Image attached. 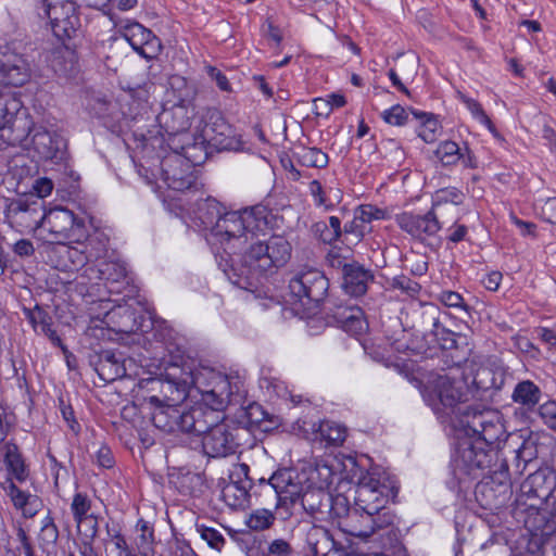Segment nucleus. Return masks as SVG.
<instances>
[{
    "mask_svg": "<svg viewBox=\"0 0 556 556\" xmlns=\"http://www.w3.org/2000/svg\"><path fill=\"white\" fill-rule=\"evenodd\" d=\"M460 424L465 437H457L451 466L458 481L482 477L475 490L485 509L503 507L511 495V480L506 458L500 459L505 426L497 409H468Z\"/></svg>",
    "mask_w": 556,
    "mask_h": 556,
    "instance_id": "1",
    "label": "nucleus"
},
{
    "mask_svg": "<svg viewBox=\"0 0 556 556\" xmlns=\"http://www.w3.org/2000/svg\"><path fill=\"white\" fill-rule=\"evenodd\" d=\"M242 251L238 265L231 266L232 276L226 274L235 286L248 290L255 287L260 278L286 266L292 247L283 236L274 235L265 240L256 239Z\"/></svg>",
    "mask_w": 556,
    "mask_h": 556,
    "instance_id": "2",
    "label": "nucleus"
},
{
    "mask_svg": "<svg viewBox=\"0 0 556 556\" xmlns=\"http://www.w3.org/2000/svg\"><path fill=\"white\" fill-rule=\"evenodd\" d=\"M299 475L290 469H279L270 479L261 483L267 491H274L275 509L282 520L292 516V507L300 500L304 511L316 520H327L330 493L323 486L308 484L303 488Z\"/></svg>",
    "mask_w": 556,
    "mask_h": 556,
    "instance_id": "3",
    "label": "nucleus"
},
{
    "mask_svg": "<svg viewBox=\"0 0 556 556\" xmlns=\"http://www.w3.org/2000/svg\"><path fill=\"white\" fill-rule=\"evenodd\" d=\"M192 389L201 394L202 403L195 406H205L218 413H224L228 405L243 402L245 390L239 377H230L213 368L204 367L192 371Z\"/></svg>",
    "mask_w": 556,
    "mask_h": 556,
    "instance_id": "4",
    "label": "nucleus"
},
{
    "mask_svg": "<svg viewBox=\"0 0 556 556\" xmlns=\"http://www.w3.org/2000/svg\"><path fill=\"white\" fill-rule=\"evenodd\" d=\"M151 412V421L154 428L174 433L177 431L190 433V431H201L204 429L205 421H212V413L205 415L201 412V406L190 408L175 405H148Z\"/></svg>",
    "mask_w": 556,
    "mask_h": 556,
    "instance_id": "5",
    "label": "nucleus"
},
{
    "mask_svg": "<svg viewBox=\"0 0 556 556\" xmlns=\"http://www.w3.org/2000/svg\"><path fill=\"white\" fill-rule=\"evenodd\" d=\"M201 412L208 415L212 413V421H205L204 429L201 431H190V433L202 435V448L205 455L213 458L227 457L237 453L240 445L238 442L237 429H231L224 413L201 406Z\"/></svg>",
    "mask_w": 556,
    "mask_h": 556,
    "instance_id": "6",
    "label": "nucleus"
},
{
    "mask_svg": "<svg viewBox=\"0 0 556 556\" xmlns=\"http://www.w3.org/2000/svg\"><path fill=\"white\" fill-rule=\"evenodd\" d=\"M329 289V280L323 271L312 267L298 270L289 280V290L294 304L299 303L307 315L316 314L319 304L325 300Z\"/></svg>",
    "mask_w": 556,
    "mask_h": 556,
    "instance_id": "7",
    "label": "nucleus"
},
{
    "mask_svg": "<svg viewBox=\"0 0 556 556\" xmlns=\"http://www.w3.org/2000/svg\"><path fill=\"white\" fill-rule=\"evenodd\" d=\"M28 139H30V143L40 159L59 165L63 169L64 175L71 180H79V174L74 170L70 163L66 141L62 136L49 131L43 126L34 125L30 121L29 132L22 143L28 141Z\"/></svg>",
    "mask_w": 556,
    "mask_h": 556,
    "instance_id": "8",
    "label": "nucleus"
},
{
    "mask_svg": "<svg viewBox=\"0 0 556 556\" xmlns=\"http://www.w3.org/2000/svg\"><path fill=\"white\" fill-rule=\"evenodd\" d=\"M192 371L180 370L179 375L166 372L165 378H152L147 380L148 390L156 392L155 394L143 397L146 405H175L185 401L192 390Z\"/></svg>",
    "mask_w": 556,
    "mask_h": 556,
    "instance_id": "9",
    "label": "nucleus"
},
{
    "mask_svg": "<svg viewBox=\"0 0 556 556\" xmlns=\"http://www.w3.org/2000/svg\"><path fill=\"white\" fill-rule=\"evenodd\" d=\"M42 231L58 244L80 242L86 237V224L73 211L64 206H54L45 212Z\"/></svg>",
    "mask_w": 556,
    "mask_h": 556,
    "instance_id": "10",
    "label": "nucleus"
},
{
    "mask_svg": "<svg viewBox=\"0 0 556 556\" xmlns=\"http://www.w3.org/2000/svg\"><path fill=\"white\" fill-rule=\"evenodd\" d=\"M22 109L15 93L0 90V137L12 143H22L29 132L30 119Z\"/></svg>",
    "mask_w": 556,
    "mask_h": 556,
    "instance_id": "11",
    "label": "nucleus"
},
{
    "mask_svg": "<svg viewBox=\"0 0 556 556\" xmlns=\"http://www.w3.org/2000/svg\"><path fill=\"white\" fill-rule=\"evenodd\" d=\"M45 212V201L34 195H24L11 200L4 215L9 225L16 231L29 233L41 230Z\"/></svg>",
    "mask_w": 556,
    "mask_h": 556,
    "instance_id": "12",
    "label": "nucleus"
},
{
    "mask_svg": "<svg viewBox=\"0 0 556 556\" xmlns=\"http://www.w3.org/2000/svg\"><path fill=\"white\" fill-rule=\"evenodd\" d=\"M206 241L227 255L241 252L248 245V239L244 237L240 211L224 212L212 232L206 235Z\"/></svg>",
    "mask_w": 556,
    "mask_h": 556,
    "instance_id": "13",
    "label": "nucleus"
},
{
    "mask_svg": "<svg viewBox=\"0 0 556 556\" xmlns=\"http://www.w3.org/2000/svg\"><path fill=\"white\" fill-rule=\"evenodd\" d=\"M429 388L444 408H448L453 413L456 408L458 409L460 413L459 420L468 409H490L489 407L468 406L465 410L460 412L458 406L470 400V390L467 389L463 375L459 378L451 377L450 375H437L429 381ZM459 425L462 424L459 422ZM460 427L463 433H465L464 427ZM462 437H465V434Z\"/></svg>",
    "mask_w": 556,
    "mask_h": 556,
    "instance_id": "14",
    "label": "nucleus"
},
{
    "mask_svg": "<svg viewBox=\"0 0 556 556\" xmlns=\"http://www.w3.org/2000/svg\"><path fill=\"white\" fill-rule=\"evenodd\" d=\"M203 123L201 134L210 147L218 151H239L243 148L241 136L226 122L220 111L207 110Z\"/></svg>",
    "mask_w": 556,
    "mask_h": 556,
    "instance_id": "15",
    "label": "nucleus"
},
{
    "mask_svg": "<svg viewBox=\"0 0 556 556\" xmlns=\"http://www.w3.org/2000/svg\"><path fill=\"white\" fill-rule=\"evenodd\" d=\"M462 366L466 387L470 390V399L483 400L488 392L498 391L505 383V371L501 368L484 366L468 358Z\"/></svg>",
    "mask_w": 556,
    "mask_h": 556,
    "instance_id": "16",
    "label": "nucleus"
},
{
    "mask_svg": "<svg viewBox=\"0 0 556 556\" xmlns=\"http://www.w3.org/2000/svg\"><path fill=\"white\" fill-rule=\"evenodd\" d=\"M556 490V475L549 467H541L521 483L516 500L518 505L539 509Z\"/></svg>",
    "mask_w": 556,
    "mask_h": 556,
    "instance_id": "17",
    "label": "nucleus"
},
{
    "mask_svg": "<svg viewBox=\"0 0 556 556\" xmlns=\"http://www.w3.org/2000/svg\"><path fill=\"white\" fill-rule=\"evenodd\" d=\"M439 208L438 204H433L425 214L404 212L396 215L395 220L403 231L424 242L435 237L442 227L447 224Z\"/></svg>",
    "mask_w": 556,
    "mask_h": 556,
    "instance_id": "18",
    "label": "nucleus"
},
{
    "mask_svg": "<svg viewBox=\"0 0 556 556\" xmlns=\"http://www.w3.org/2000/svg\"><path fill=\"white\" fill-rule=\"evenodd\" d=\"M390 493L391 489L375 473L367 472L356 485L354 505L362 510L377 513L389 503Z\"/></svg>",
    "mask_w": 556,
    "mask_h": 556,
    "instance_id": "19",
    "label": "nucleus"
},
{
    "mask_svg": "<svg viewBox=\"0 0 556 556\" xmlns=\"http://www.w3.org/2000/svg\"><path fill=\"white\" fill-rule=\"evenodd\" d=\"M30 79L26 58L10 45L0 46V85L21 87Z\"/></svg>",
    "mask_w": 556,
    "mask_h": 556,
    "instance_id": "20",
    "label": "nucleus"
},
{
    "mask_svg": "<svg viewBox=\"0 0 556 556\" xmlns=\"http://www.w3.org/2000/svg\"><path fill=\"white\" fill-rule=\"evenodd\" d=\"M45 12L58 39H71L76 35L80 26V20L74 2L62 0L47 3Z\"/></svg>",
    "mask_w": 556,
    "mask_h": 556,
    "instance_id": "21",
    "label": "nucleus"
},
{
    "mask_svg": "<svg viewBox=\"0 0 556 556\" xmlns=\"http://www.w3.org/2000/svg\"><path fill=\"white\" fill-rule=\"evenodd\" d=\"M431 333L441 350L440 358L445 368H459L466 363L469 354L467 344L459 345L458 334L445 328L439 318H433Z\"/></svg>",
    "mask_w": 556,
    "mask_h": 556,
    "instance_id": "22",
    "label": "nucleus"
},
{
    "mask_svg": "<svg viewBox=\"0 0 556 556\" xmlns=\"http://www.w3.org/2000/svg\"><path fill=\"white\" fill-rule=\"evenodd\" d=\"M119 34L139 55L147 60L156 58L162 50L161 40L152 30L136 21L122 23Z\"/></svg>",
    "mask_w": 556,
    "mask_h": 556,
    "instance_id": "23",
    "label": "nucleus"
},
{
    "mask_svg": "<svg viewBox=\"0 0 556 556\" xmlns=\"http://www.w3.org/2000/svg\"><path fill=\"white\" fill-rule=\"evenodd\" d=\"M229 478L230 482L222 491L225 503L232 508L245 507L253 494L249 478V465L245 463L235 465Z\"/></svg>",
    "mask_w": 556,
    "mask_h": 556,
    "instance_id": "24",
    "label": "nucleus"
},
{
    "mask_svg": "<svg viewBox=\"0 0 556 556\" xmlns=\"http://www.w3.org/2000/svg\"><path fill=\"white\" fill-rule=\"evenodd\" d=\"M192 167L177 154L167 156L162 161V177L168 188L176 191H186L195 188L197 176Z\"/></svg>",
    "mask_w": 556,
    "mask_h": 556,
    "instance_id": "25",
    "label": "nucleus"
},
{
    "mask_svg": "<svg viewBox=\"0 0 556 556\" xmlns=\"http://www.w3.org/2000/svg\"><path fill=\"white\" fill-rule=\"evenodd\" d=\"M505 447H511L514 454V473L521 476L527 466L538 458V444L536 440L532 437L523 438L518 434H509L505 431V435L501 439L500 453Z\"/></svg>",
    "mask_w": 556,
    "mask_h": 556,
    "instance_id": "26",
    "label": "nucleus"
},
{
    "mask_svg": "<svg viewBox=\"0 0 556 556\" xmlns=\"http://www.w3.org/2000/svg\"><path fill=\"white\" fill-rule=\"evenodd\" d=\"M160 128L175 142L177 136L184 137L190 127V116L187 106L182 101L170 106H164L156 115Z\"/></svg>",
    "mask_w": 556,
    "mask_h": 556,
    "instance_id": "27",
    "label": "nucleus"
},
{
    "mask_svg": "<svg viewBox=\"0 0 556 556\" xmlns=\"http://www.w3.org/2000/svg\"><path fill=\"white\" fill-rule=\"evenodd\" d=\"M305 548L311 556H344L345 549L325 527L312 526L305 535Z\"/></svg>",
    "mask_w": 556,
    "mask_h": 556,
    "instance_id": "28",
    "label": "nucleus"
},
{
    "mask_svg": "<svg viewBox=\"0 0 556 556\" xmlns=\"http://www.w3.org/2000/svg\"><path fill=\"white\" fill-rule=\"evenodd\" d=\"M236 410L233 418L230 420L236 424L239 429L252 431L258 429L261 431H268L274 425L273 416L268 414L261 404L250 402L243 405L242 402Z\"/></svg>",
    "mask_w": 556,
    "mask_h": 556,
    "instance_id": "29",
    "label": "nucleus"
},
{
    "mask_svg": "<svg viewBox=\"0 0 556 556\" xmlns=\"http://www.w3.org/2000/svg\"><path fill=\"white\" fill-rule=\"evenodd\" d=\"M90 365L106 383L126 376L125 357L118 351L103 350L90 358Z\"/></svg>",
    "mask_w": 556,
    "mask_h": 556,
    "instance_id": "30",
    "label": "nucleus"
},
{
    "mask_svg": "<svg viewBox=\"0 0 556 556\" xmlns=\"http://www.w3.org/2000/svg\"><path fill=\"white\" fill-rule=\"evenodd\" d=\"M241 213L244 237L248 244L254 242L260 233H265L270 228L271 212L265 205L247 207Z\"/></svg>",
    "mask_w": 556,
    "mask_h": 556,
    "instance_id": "31",
    "label": "nucleus"
},
{
    "mask_svg": "<svg viewBox=\"0 0 556 556\" xmlns=\"http://www.w3.org/2000/svg\"><path fill=\"white\" fill-rule=\"evenodd\" d=\"M91 271V275H89L90 279H99L104 281L111 292L115 291L114 285L118 283H128V271L126 264L121 260H103L101 261L97 267L89 266L86 268V273ZM116 292H119L118 289H116Z\"/></svg>",
    "mask_w": 556,
    "mask_h": 556,
    "instance_id": "32",
    "label": "nucleus"
},
{
    "mask_svg": "<svg viewBox=\"0 0 556 556\" xmlns=\"http://www.w3.org/2000/svg\"><path fill=\"white\" fill-rule=\"evenodd\" d=\"M342 275V287L345 293L355 298L364 295L367 292L368 283L374 280L371 270L356 262L344 264Z\"/></svg>",
    "mask_w": 556,
    "mask_h": 556,
    "instance_id": "33",
    "label": "nucleus"
},
{
    "mask_svg": "<svg viewBox=\"0 0 556 556\" xmlns=\"http://www.w3.org/2000/svg\"><path fill=\"white\" fill-rule=\"evenodd\" d=\"M184 144L177 146L174 141L168 142L175 154L181 156L191 166L201 165L207 159L208 142L203 139V135L191 136L189 134L182 137Z\"/></svg>",
    "mask_w": 556,
    "mask_h": 556,
    "instance_id": "34",
    "label": "nucleus"
},
{
    "mask_svg": "<svg viewBox=\"0 0 556 556\" xmlns=\"http://www.w3.org/2000/svg\"><path fill=\"white\" fill-rule=\"evenodd\" d=\"M372 513L353 507L350 515L339 522V529L351 536L368 539L372 535Z\"/></svg>",
    "mask_w": 556,
    "mask_h": 556,
    "instance_id": "35",
    "label": "nucleus"
},
{
    "mask_svg": "<svg viewBox=\"0 0 556 556\" xmlns=\"http://www.w3.org/2000/svg\"><path fill=\"white\" fill-rule=\"evenodd\" d=\"M109 236L100 230L94 229L92 233L86 230V237L80 242H76L83 248L86 258L90 266L105 260L109 252Z\"/></svg>",
    "mask_w": 556,
    "mask_h": 556,
    "instance_id": "36",
    "label": "nucleus"
},
{
    "mask_svg": "<svg viewBox=\"0 0 556 556\" xmlns=\"http://www.w3.org/2000/svg\"><path fill=\"white\" fill-rule=\"evenodd\" d=\"M2 451L3 462L8 471L5 479L16 480L21 483L26 481L29 476V469L18 446L14 442L8 441L3 444Z\"/></svg>",
    "mask_w": 556,
    "mask_h": 556,
    "instance_id": "37",
    "label": "nucleus"
},
{
    "mask_svg": "<svg viewBox=\"0 0 556 556\" xmlns=\"http://www.w3.org/2000/svg\"><path fill=\"white\" fill-rule=\"evenodd\" d=\"M53 253L59 257L55 267L60 270L73 271L89 265L83 248L78 244L77 247L60 244L53 250Z\"/></svg>",
    "mask_w": 556,
    "mask_h": 556,
    "instance_id": "38",
    "label": "nucleus"
},
{
    "mask_svg": "<svg viewBox=\"0 0 556 556\" xmlns=\"http://www.w3.org/2000/svg\"><path fill=\"white\" fill-rule=\"evenodd\" d=\"M0 484L17 509L23 510L26 516L35 515L39 505V498L36 495H31L18 489L11 479H5L3 482H0Z\"/></svg>",
    "mask_w": 556,
    "mask_h": 556,
    "instance_id": "39",
    "label": "nucleus"
},
{
    "mask_svg": "<svg viewBox=\"0 0 556 556\" xmlns=\"http://www.w3.org/2000/svg\"><path fill=\"white\" fill-rule=\"evenodd\" d=\"M542 394L541 388L533 381L522 380L515 386L511 400L527 410H533L540 403Z\"/></svg>",
    "mask_w": 556,
    "mask_h": 556,
    "instance_id": "40",
    "label": "nucleus"
},
{
    "mask_svg": "<svg viewBox=\"0 0 556 556\" xmlns=\"http://www.w3.org/2000/svg\"><path fill=\"white\" fill-rule=\"evenodd\" d=\"M223 214V205L213 198H206L198 203L197 218L208 232H212L213 227H215Z\"/></svg>",
    "mask_w": 556,
    "mask_h": 556,
    "instance_id": "41",
    "label": "nucleus"
},
{
    "mask_svg": "<svg viewBox=\"0 0 556 556\" xmlns=\"http://www.w3.org/2000/svg\"><path fill=\"white\" fill-rule=\"evenodd\" d=\"M293 157L305 167L326 168L329 156L321 149L298 146L293 151Z\"/></svg>",
    "mask_w": 556,
    "mask_h": 556,
    "instance_id": "42",
    "label": "nucleus"
},
{
    "mask_svg": "<svg viewBox=\"0 0 556 556\" xmlns=\"http://www.w3.org/2000/svg\"><path fill=\"white\" fill-rule=\"evenodd\" d=\"M410 113L413 117L419 122V126L417 128L418 137H420L427 143L433 142L437 139L441 128L434 115L415 109H412Z\"/></svg>",
    "mask_w": 556,
    "mask_h": 556,
    "instance_id": "43",
    "label": "nucleus"
},
{
    "mask_svg": "<svg viewBox=\"0 0 556 556\" xmlns=\"http://www.w3.org/2000/svg\"><path fill=\"white\" fill-rule=\"evenodd\" d=\"M372 535L379 531H386L381 535V544L389 543V531L394 530L399 532V538L401 536V532L399 529L394 528L395 515L393 511L386 505L384 508L378 509L377 513H372Z\"/></svg>",
    "mask_w": 556,
    "mask_h": 556,
    "instance_id": "44",
    "label": "nucleus"
},
{
    "mask_svg": "<svg viewBox=\"0 0 556 556\" xmlns=\"http://www.w3.org/2000/svg\"><path fill=\"white\" fill-rule=\"evenodd\" d=\"M139 534L136 538V545L141 556H153L154 554V530L149 521L139 519L136 525Z\"/></svg>",
    "mask_w": 556,
    "mask_h": 556,
    "instance_id": "45",
    "label": "nucleus"
},
{
    "mask_svg": "<svg viewBox=\"0 0 556 556\" xmlns=\"http://www.w3.org/2000/svg\"><path fill=\"white\" fill-rule=\"evenodd\" d=\"M92 502L88 494L83 492H76L73 495L71 503V513L73 515L74 521L76 522L77 530L81 531L83 521L87 519L91 513Z\"/></svg>",
    "mask_w": 556,
    "mask_h": 556,
    "instance_id": "46",
    "label": "nucleus"
},
{
    "mask_svg": "<svg viewBox=\"0 0 556 556\" xmlns=\"http://www.w3.org/2000/svg\"><path fill=\"white\" fill-rule=\"evenodd\" d=\"M438 201L434 204L440 206L439 212H442L443 216L445 213H453L456 211V206L462 204L465 194L457 188L451 187L441 189L437 192Z\"/></svg>",
    "mask_w": 556,
    "mask_h": 556,
    "instance_id": "47",
    "label": "nucleus"
},
{
    "mask_svg": "<svg viewBox=\"0 0 556 556\" xmlns=\"http://www.w3.org/2000/svg\"><path fill=\"white\" fill-rule=\"evenodd\" d=\"M315 231L319 239L327 244H333L342 236L341 220L337 216H330L329 223L318 222L315 224Z\"/></svg>",
    "mask_w": 556,
    "mask_h": 556,
    "instance_id": "48",
    "label": "nucleus"
},
{
    "mask_svg": "<svg viewBox=\"0 0 556 556\" xmlns=\"http://www.w3.org/2000/svg\"><path fill=\"white\" fill-rule=\"evenodd\" d=\"M319 435L327 445L339 446L346 438V429L333 421H323L319 426Z\"/></svg>",
    "mask_w": 556,
    "mask_h": 556,
    "instance_id": "49",
    "label": "nucleus"
},
{
    "mask_svg": "<svg viewBox=\"0 0 556 556\" xmlns=\"http://www.w3.org/2000/svg\"><path fill=\"white\" fill-rule=\"evenodd\" d=\"M353 508L350 507L349 498L343 494L332 495L330 493L329 514L326 521L336 522L339 526L340 520L345 519Z\"/></svg>",
    "mask_w": 556,
    "mask_h": 556,
    "instance_id": "50",
    "label": "nucleus"
},
{
    "mask_svg": "<svg viewBox=\"0 0 556 556\" xmlns=\"http://www.w3.org/2000/svg\"><path fill=\"white\" fill-rule=\"evenodd\" d=\"M460 149L455 141L444 140L438 144L434 155L443 166H453L459 162Z\"/></svg>",
    "mask_w": 556,
    "mask_h": 556,
    "instance_id": "51",
    "label": "nucleus"
},
{
    "mask_svg": "<svg viewBox=\"0 0 556 556\" xmlns=\"http://www.w3.org/2000/svg\"><path fill=\"white\" fill-rule=\"evenodd\" d=\"M275 520L276 516L273 510L256 508L249 514L245 523L253 531H264L269 529Z\"/></svg>",
    "mask_w": 556,
    "mask_h": 556,
    "instance_id": "52",
    "label": "nucleus"
},
{
    "mask_svg": "<svg viewBox=\"0 0 556 556\" xmlns=\"http://www.w3.org/2000/svg\"><path fill=\"white\" fill-rule=\"evenodd\" d=\"M23 312L35 330L40 328L41 332H43L49 330V327L52 325V317L50 314L38 304H36L33 308L24 307Z\"/></svg>",
    "mask_w": 556,
    "mask_h": 556,
    "instance_id": "53",
    "label": "nucleus"
},
{
    "mask_svg": "<svg viewBox=\"0 0 556 556\" xmlns=\"http://www.w3.org/2000/svg\"><path fill=\"white\" fill-rule=\"evenodd\" d=\"M370 230L371 227L364 224L355 213L354 218L351 222L345 223L342 235H344L348 242L357 243Z\"/></svg>",
    "mask_w": 556,
    "mask_h": 556,
    "instance_id": "54",
    "label": "nucleus"
},
{
    "mask_svg": "<svg viewBox=\"0 0 556 556\" xmlns=\"http://www.w3.org/2000/svg\"><path fill=\"white\" fill-rule=\"evenodd\" d=\"M333 470L325 463H317L316 466L311 470V476L307 480L309 484L314 486H323L326 489L332 483Z\"/></svg>",
    "mask_w": 556,
    "mask_h": 556,
    "instance_id": "55",
    "label": "nucleus"
},
{
    "mask_svg": "<svg viewBox=\"0 0 556 556\" xmlns=\"http://www.w3.org/2000/svg\"><path fill=\"white\" fill-rule=\"evenodd\" d=\"M435 299L446 307L468 312V305L463 295L456 291L442 290L435 294Z\"/></svg>",
    "mask_w": 556,
    "mask_h": 556,
    "instance_id": "56",
    "label": "nucleus"
},
{
    "mask_svg": "<svg viewBox=\"0 0 556 556\" xmlns=\"http://www.w3.org/2000/svg\"><path fill=\"white\" fill-rule=\"evenodd\" d=\"M460 101L466 105V108L471 112L475 118H477L481 124L486 126L490 130H494V125L490 117L486 115L484 110L482 109L481 104L472 99L469 98L463 93H459Z\"/></svg>",
    "mask_w": 556,
    "mask_h": 556,
    "instance_id": "57",
    "label": "nucleus"
},
{
    "mask_svg": "<svg viewBox=\"0 0 556 556\" xmlns=\"http://www.w3.org/2000/svg\"><path fill=\"white\" fill-rule=\"evenodd\" d=\"M329 316L332 317L333 321L341 328L346 324L354 314L363 315L362 309L354 305H337L333 309L329 308Z\"/></svg>",
    "mask_w": 556,
    "mask_h": 556,
    "instance_id": "58",
    "label": "nucleus"
},
{
    "mask_svg": "<svg viewBox=\"0 0 556 556\" xmlns=\"http://www.w3.org/2000/svg\"><path fill=\"white\" fill-rule=\"evenodd\" d=\"M197 531L199 532L201 539H203L210 547L216 551H220L224 547L226 540L218 530L212 527L200 525L197 526Z\"/></svg>",
    "mask_w": 556,
    "mask_h": 556,
    "instance_id": "59",
    "label": "nucleus"
},
{
    "mask_svg": "<svg viewBox=\"0 0 556 556\" xmlns=\"http://www.w3.org/2000/svg\"><path fill=\"white\" fill-rule=\"evenodd\" d=\"M355 213L367 226H370L372 220H382L388 217L386 210L379 208L372 204H362L356 208Z\"/></svg>",
    "mask_w": 556,
    "mask_h": 556,
    "instance_id": "60",
    "label": "nucleus"
},
{
    "mask_svg": "<svg viewBox=\"0 0 556 556\" xmlns=\"http://www.w3.org/2000/svg\"><path fill=\"white\" fill-rule=\"evenodd\" d=\"M382 552L375 553L367 556H404L405 548L399 540V532L394 530L389 531V543H382Z\"/></svg>",
    "mask_w": 556,
    "mask_h": 556,
    "instance_id": "61",
    "label": "nucleus"
},
{
    "mask_svg": "<svg viewBox=\"0 0 556 556\" xmlns=\"http://www.w3.org/2000/svg\"><path fill=\"white\" fill-rule=\"evenodd\" d=\"M410 111L407 112L402 105L395 104L383 111L382 118L386 123L393 126H403L409 123Z\"/></svg>",
    "mask_w": 556,
    "mask_h": 556,
    "instance_id": "62",
    "label": "nucleus"
},
{
    "mask_svg": "<svg viewBox=\"0 0 556 556\" xmlns=\"http://www.w3.org/2000/svg\"><path fill=\"white\" fill-rule=\"evenodd\" d=\"M539 216L546 223L556 225V198L539 200L535 204Z\"/></svg>",
    "mask_w": 556,
    "mask_h": 556,
    "instance_id": "63",
    "label": "nucleus"
},
{
    "mask_svg": "<svg viewBox=\"0 0 556 556\" xmlns=\"http://www.w3.org/2000/svg\"><path fill=\"white\" fill-rule=\"evenodd\" d=\"M543 505H545L544 518L546 519L543 532L545 534H551L556 531V489Z\"/></svg>",
    "mask_w": 556,
    "mask_h": 556,
    "instance_id": "64",
    "label": "nucleus"
}]
</instances>
